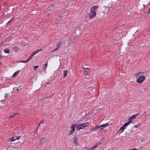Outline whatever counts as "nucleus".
Masks as SVG:
<instances>
[{
    "label": "nucleus",
    "instance_id": "obj_1",
    "mask_svg": "<svg viewBox=\"0 0 150 150\" xmlns=\"http://www.w3.org/2000/svg\"><path fill=\"white\" fill-rule=\"evenodd\" d=\"M144 72L139 71L134 74V76L137 79V82L138 83H142L145 79V77L144 75Z\"/></svg>",
    "mask_w": 150,
    "mask_h": 150
},
{
    "label": "nucleus",
    "instance_id": "obj_2",
    "mask_svg": "<svg viewBox=\"0 0 150 150\" xmlns=\"http://www.w3.org/2000/svg\"><path fill=\"white\" fill-rule=\"evenodd\" d=\"M98 8V7L97 6H95L91 8L90 13L88 15L89 18L91 19L96 16V11Z\"/></svg>",
    "mask_w": 150,
    "mask_h": 150
},
{
    "label": "nucleus",
    "instance_id": "obj_3",
    "mask_svg": "<svg viewBox=\"0 0 150 150\" xmlns=\"http://www.w3.org/2000/svg\"><path fill=\"white\" fill-rule=\"evenodd\" d=\"M89 125V123L87 122L85 123L81 124L77 126L76 127V130L79 131L80 129H82L84 128L85 127L88 126Z\"/></svg>",
    "mask_w": 150,
    "mask_h": 150
},
{
    "label": "nucleus",
    "instance_id": "obj_4",
    "mask_svg": "<svg viewBox=\"0 0 150 150\" xmlns=\"http://www.w3.org/2000/svg\"><path fill=\"white\" fill-rule=\"evenodd\" d=\"M42 50V49H39V50H37L36 51H34V52H32L31 53L30 55V56L29 57L28 59L27 60H28V61L29 60L32 59L33 56L36 54L38 52H39L40 51H41Z\"/></svg>",
    "mask_w": 150,
    "mask_h": 150
},
{
    "label": "nucleus",
    "instance_id": "obj_5",
    "mask_svg": "<svg viewBox=\"0 0 150 150\" xmlns=\"http://www.w3.org/2000/svg\"><path fill=\"white\" fill-rule=\"evenodd\" d=\"M108 125V123L107 122L105 124H103L100 126H97V127L98 128V129L101 130L105 128Z\"/></svg>",
    "mask_w": 150,
    "mask_h": 150
},
{
    "label": "nucleus",
    "instance_id": "obj_6",
    "mask_svg": "<svg viewBox=\"0 0 150 150\" xmlns=\"http://www.w3.org/2000/svg\"><path fill=\"white\" fill-rule=\"evenodd\" d=\"M78 138L76 137H74L73 138V143L75 145H78V142H77Z\"/></svg>",
    "mask_w": 150,
    "mask_h": 150
},
{
    "label": "nucleus",
    "instance_id": "obj_7",
    "mask_svg": "<svg viewBox=\"0 0 150 150\" xmlns=\"http://www.w3.org/2000/svg\"><path fill=\"white\" fill-rule=\"evenodd\" d=\"M17 137L16 136H14L12 137H11L8 139V142H12L15 141L17 139Z\"/></svg>",
    "mask_w": 150,
    "mask_h": 150
},
{
    "label": "nucleus",
    "instance_id": "obj_8",
    "mask_svg": "<svg viewBox=\"0 0 150 150\" xmlns=\"http://www.w3.org/2000/svg\"><path fill=\"white\" fill-rule=\"evenodd\" d=\"M47 140V139L45 137H43L41 139L39 142L40 143V144L42 145L44 142H45Z\"/></svg>",
    "mask_w": 150,
    "mask_h": 150
},
{
    "label": "nucleus",
    "instance_id": "obj_9",
    "mask_svg": "<svg viewBox=\"0 0 150 150\" xmlns=\"http://www.w3.org/2000/svg\"><path fill=\"white\" fill-rule=\"evenodd\" d=\"M77 126L76 124H74L72 125L71 127V130L73 131L74 132L75 130V128L76 126Z\"/></svg>",
    "mask_w": 150,
    "mask_h": 150
},
{
    "label": "nucleus",
    "instance_id": "obj_10",
    "mask_svg": "<svg viewBox=\"0 0 150 150\" xmlns=\"http://www.w3.org/2000/svg\"><path fill=\"white\" fill-rule=\"evenodd\" d=\"M124 129L125 127L123 126H122L120 128L118 132H119L120 133H122L124 131Z\"/></svg>",
    "mask_w": 150,
    "mask_h": 150
},
{
    "label": "nucleus",
    "instance_id": "obj_11",
    "mask_svg": "<svg viewBox=\"0 0 150 150\" xmlns=\"http://www.w3.org/2000/svg\"><path fill=\"white\" fill-rule=\"evenodd\" d=\"M67 70H66L64 71L63 72V75L64 77H66L67 76Z\"/></svg>",
    "mask_w": 150,
    "mask_h": 150
},
{
    "label": "nucleus",
    "instance_id": "obj_12",
    "mask_svg": "<svg viewBox=\"0 0 150 150\" xmlns=\"http://www.w3.org/2000/svg\"><path fill=\"white\" fill-rule=\"evenodd\" d=\"M62 42L61 41H59L57 43V47L56 48L59 49L60 47V45H61Z\"/></svg>",
    "mask_w": 150,
    "mask_h": 150
},
{
    "label": "nucleus",
    "instance_id": "obj_13",
    "mask_svg": "<svg viewBox=\"0 0 150 150\" xmlns=\"http://www.w3.org/2000/svg\"><path fill=\"white\" fill-rule=\"evenodd\" d=\"M137 115V114H135V115H132L130 117L131 118H130L131 119H132V120H133L134 119H135V118H136Z\"/></svg>",
    "mask_w": 150,
    "mask_h": 150
},
{
    "label": "nucleus",
    "instance_id": "obj_14",
    "mask_svg": "<svg viewBox=\"0 0 150 150\" xmlns=\"http://www.w3.org/2000/svg\"><path fill=\"white\" fill-rule=\"evenodd\" d=\"M4 51L5 53L9 54L10 53V50L8 48H6L4 50Z\"/></svg>",
    "mask_w": 150,
    "mask_h": 150
},
{
    "label": "nucleus",
    "instance_id": "obj_15",
    "mask_svg": "<svg viewBox=\"0 0 150 150\" xmlns=\"http://www.w3.org/2000/svg\"><path fill=\"white\" fill-rule=\"evenodd\" d=\"M40 126V124H39L38 125V126L36 128V129H35V130H34V133H36V132H37V131L38 130V128Z\"/></svg>",
    "mask_w": 150,
    "mask_h": 150
},
{
    "label": "nucleus",
    "instance_id": "obj_16",
    "mask_svg": "<svg viewBox=\"0 0 150 150\" xmlns=\"http://www.w3.org/2000/svg\"><path fill=\"white\" fill-rule=\"evenodd\" d=\"M47 63L43 65L42 67V68H46L47 67Z\"/></svg>",
    "mask_w": 150,
    "mask_h": 150
},
{
    "label": "nucleus",
    "instance_id": "obj_17",
    "mask_svg": "<svg viewBox=\"0 0 150 150\" xmlns=\"http://www.w3.org/2000/svg\"><path fill=\"white\" fill-rule=\"evenodd\" d=\"M17 113H15L13 115H11L9 117V118H14L15 117V115H17Z\"/></svg>",
    "mask_w": 150,
    "mask_h": 150
},
{
    "label": "nucleus",
    "instance_id": "obj_18",
    "mask_svg": "<svg viewBox=\"0 0 150 150\" xmlns=\"http://www.w3.org/2000/svg\"><path fill=\"white\" fill-rule=\"evenodd\" d=\"M130 124L129 123V122H127L125 123L123 126H124V127H126L127 126L129 125V124Z\"/></svg>",
    "mask_w": 150,
    "mask_h": 150
},
{
    "label": "nucleus",
    "instance_id": "obj_19",
    "mask_svg": "<svg viewBox=\"0 0 150 150\" xmlns=\"http://www.w3.org/2000/svg\"><path fill=\"white\" fill-rule=\"evenodd\" d=\"M18 73H19V71H17V72H15L13 74V77H15L17 75Z\"/></svg>",
    "mask_w": 150,
    "mask_h": 150
},
{
    "label": "nucleus",
    "instance_id": "obj_20",
    "mask_svg": "<svg viewBox=\"0 0 150 150\" xmlns=\"http://www.w3.org/2000/svg\"><path fill=\"white\" fill-rule=\"evenodd\" d=\"M97 144H96L95 146H93L92 148V150H94V149H95L97 147Z\"/></svg>",
    "mask_w": 150,
    "mask_h": 150
},
{
    "label": "nucleus",
    "instance_id": "obj_21",
    "mask_svg": "<svg viewBox=\"0 0 150 150\" xmlns=\"http://www.w3.org/2000/svg\"><path fill=\"white\" fill-rule=\"evenodd\" d=\"M131 118L130 117H129L128 119V122H129V123L130 124L131 123H132V121L133 120H132V119H131L130 118Z\"/></svg>",
    "mask_w": 150,
    "mask_h": 150
},
{
    "label": "nucleus",
    "instance_id": "obj_22",
    "mask_svg": "<svg viewBox=\"0 0 150 150\" xmlns=\"http://www.w3.org/2000/svg\"><path fill=\"white\" fill-rule=\"evenodd\" d=\"M98 129V128L97 127H96V128H92L91 130V131L93 132V131H96Z\"/></svg>",
    "mask_w": 150,
    "mask_h": 150
},
{
    "label": "nucleus",
    "instance_id": "obj_23",
    "mask_svg": "<svg viewBox=\"0 0 150 150\" xmlns=\"http://www.w3.org/2000/svg\"><path fill=\"white\" fill-rule=\"evenodd\" d=\"M13 49L15 52H16L18 50V48L17 47H14L13 48Z\"/></svg>",
    "mask_w": 150,
    "mask_h": 150
},
{
    "label": "nucleus",
    "instance_id": "obj_24",
    "mask_svg": "<svg viewBox=\"0 0 150 150\" xmlns=\"http://www.w3.org/2000/svg\"><path fill=\"white\" fill-rule=\"evenodd\" d=\"M74 132L73 131H72V130H71L69 132V135H71Z\"/></svg>",
    "mask_w": 150,
    "mask_h": 150
},
{
    "label": "nucleus",
    "instance_id": "obj_25",
    "mask_svg": "<svg viewBox=\"0 0 150 150\" xmlns=\"http://www.w3.org/2000/svg\"><path fill=\"white\" fill-rule=\"evenodd\" d=\"M38 66H34L33 67V68L34 69V70H35L37 68H38Z\"/></svg>",
    "mask_w": 150,
    "mask_h": 150
},
{
    "label": "nucleus",
    "instance_id": "obj_26",
    "mask_svg": "<svg viewBox=\"0 0 150 150\" xmlns=\"http://www.w3.org/2000/svg\"><path fill=\"white\" fill-rule=\"evenodd\" d=\"M58 50V48H56L55 49H54L52 51V52H54V51H56L57 50Z\"/></svg>",
    "mask_w": 150,
    "mask_h": 150
},
{
    "label": "nucleus",
    "instance_id": "obj_27",
    "mask_svg": "<svg viewBox=\"0 0 150 150\" xmlns=\"http://www.w3.org/2000/svg\"><path fill=\"white\" fill-rule=\"evenodd\" d=\"M84 74L85 75H88V73L86 71H84Z\"/></svg>",
    "mask_w": 150,
    "mask_h": 150
},
{
    "label": "nucleus",
    "instance_id": "obj_28",
    "mask_svg": "<svg viewBox=\"0 0 150 150\" xmlns=\"http://www.w3.org/2000/svg\"><path fill=\"white\" fill-rule=\"evenodd\" d=\"M140 125V124H139L138 125H135L134 126V127L135 128H137L138 127H139Z\"/></svg>",
    "mask_w": 150,
    "mask_h": 150
},
{
    "label": "nucleus",
    "instance_id": "obj_29",
    "mask_svg": "<svg viewBox=\"0 0 150 150\" xmlns=\"http://www.w3.org/2000/svg\"><path fill=\"white\" fill-rule=\"evenodd\" d=\"M8 94L6 93H5V98H7V97H8Z\"/></svg>",
    "mask_w": 150,
    "mask_h": 150
},
{
    "label": "nucleus",
    "instance_id": "obj_30",
    "mask_svg": "<svg viewBox=\"0 0 150 150\" xmlns=\"http://www.w3.org/2000/svg\"><path fill=\"white\" fill-rule=\"evenodd\" d=\"M44 120H42L39 123V124H41V123H44Z\"/></svg>",
    "mask_w": 150,
    "mask_h": 150
},
{
    "label": "nucleus",
    "instance_id": "obj_31",
    "mask_svg": "<svg viewBox=\"0 0 150 150\" xmlns=\"http://www.w3.org/2000/svg\"><path fill=\"white\" fill-rule=\"evenodd\" d=\"M101 142H99L97 143L96 144H97V146H98V145H100L101 144Z\"/></svg>",
    "mask_w": 150,
    "mask_h": 150
},
{
    "label": "nucleus",
    "instance_id": "obj_32",
    "mask_svg": "<svg viewBox=\"0 0 150 150\" xmlns=\"http://www.w3.org/2000/svg\"><path fill=\"white\" fill-rule=\"evenodd\" d=\"M14 19V17H13L11 20H10V21H9L8 22V23L9 22H10V21H12V20H13Z\"/></svg>",
    "mask_w": 150,
    "mask_h": 150
},
{
    "label": "nucleus",
    "instance_id": "obj_33",
    "mask_svg": "<svg viewBox=\"0 0 150 150\" xmlns=\"http://www.w3.org/2000/svg\"><path fill=\"white\" fill-rule=\"evenodd\" d=\"M28 61V60H27L25 61H22L21 62H24V63H26Z\"/></svg>",
    "mask_w": 150,
    "mask_h": 150
},
{
    "label": "nucleus",
    "instance_id": "obj_34",
    "mask_svg": "<svg viewBox=\"0 0 150 150\" xmlns=\"http://www.w3.org/2000/svg\"><path fill=\"white\" fill-rule=\"evenodd\" d=\"M17 137V139H19V138L20 137L19 136H18V137Z\"/></svg>",
    "mask_w": 150,
    "mask_h": 150
},
{
    "label": "nucleus",
    "instance_id": "obj_35",
    "mask_svg": "<svg viewBox=\"0 0 150 150\" xmlns=\"http://www.w3.org/2000/svg\"><path fill=\"white\" fill-rule=\"evenodd\" d=\"M138 150V149H135V148H134V149H131V150Z\"/></svg>",
    "mask_w": 150,
    "mask_h": 150
},
{
    "label": "nucleus",
    "instance_id": "obj_36",
    "mask_svg": "<svg viewBox=\"0 0 150 150\" xmlns=\"http://www.w3.org/2000/svg\"><path fill=\"white\" fill-rule=\"evenodd\" d=\"M49 102V101H46V104H47Z\"/></svg>",
    "mask_w": 150,
    "mask_h": 150
},
{
    "label": "nucleus",
    "instance_id": "obj_37",
    "mask_svg": "<svg viewBox=\"0 0 150 150\" xmlns=\"http://www.w3.org/2000/svg\"><path fill=\"white\" fill-rule=\"evenodd\" d=\"M84 69H88V68H83Z\"/></svg>",
    "mask_w": 150,
    "mask_h": 150
},
{
    "label": "nucleus",
    "instance_id": "obj_38",
    "mask_svg": "<svg viewBox=\"0 0 150 150\" xmlns=\"http://www.w3.org/2000/svg\"><path fill=\"white\" fill-rule=\"evenodd\" d=\"M2 58V57L1 56H0V58Z\"/></svg>",
    "mask_w": 150,
    "mask_h": 150
},
{
    "label": "nucleus",
    "instance_id": "obj_39",
    "mask_svg": "<svg viewBox=\"0 0 150 150\" xmlns=\"http://www.w3.org/2000/svg\"><path fill=\"white\" fill-rule=\"evenodd\" d=\"M1 64V62L0 61V65Z\"/></svg>",
    "mask_w": 150,
    "mask_h": 150
},
{
    "label": "nucleus",
    "instance_id": "obj_40",
    "mask_svg": "<svg viewBox=\"0 0 150 150\" xmlns=\"http://www.w3.org/2000/svg\"><path fill=\"white\" fill-rule=\"evenodd\" d=\"M17 91H18V90H19V89H18L17 90Z\"/></svg>",
    "mask_w": 150,
    "mask_h": 150
},
{
    "label": "nucleus",
    "instance_id": "obj_41",
    "mask_svg": "<svg viewBox=\"0 0 150 150\" xmlns=\"http://www.w3.org/2000/svg\"><path fill=\"white\" fill-rule=\"evenodd\" d=\"M143 5L144 7V4Z\"/></svg>",
    "mask_w": 150,
    "mask_h": 150
}]
</instances>
